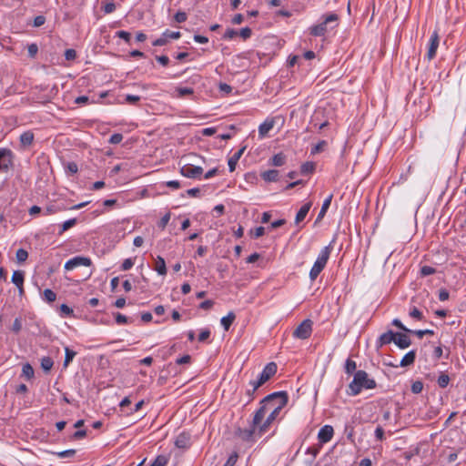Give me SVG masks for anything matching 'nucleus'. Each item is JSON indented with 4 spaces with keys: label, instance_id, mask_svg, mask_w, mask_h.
Here are the masks:
<instances>
[{
    "label": "nucleus",
    "instance_id": "1",
    "mask_svg": "<svg viewBox=\"0 0 466 466\" xmlns=\"http://www.w3.org/2000/svg\"><path fill=\"white\" fill-rule=\"evenodd\" d=\"M409 335V333L404 331L394 332L392 330H388L379 337L376 346L378 348H381L390 343H394L400 349H406L411 344Z\"/></svg>",
    "mask_w": 466,
    "mask_h": 466
},
{
    "label": "nucleus",
    "instance_id": "2",
    "mask_svg": "<svg viewBox=\"0 0 466 466\" xmlns=\"http://www.w3.org/2000/svg\"><path fill=\"white\" fill-rule=\"evenodd\" d=\"M376 388V381L368 377L365 370H358L355 372L352 381L349 385L348 394L350 396H357L362 389L371 390Z\"/></svg>",
    "mask_w": 466,
    "mask_h": 466
},
{
    "label": "nucleus",
    "instance_id": "3",
    "mask_svg": "<svg viewBox=\"0 0 466 466\" xmlns=\"http://www.w3.org/2000/svg\"><path fill=\"white\" fill-rule=\"evenodd\" d=\"M281 396H278L277 400H279V403L277 406H273V410H271L270 414L265 420V422L259 426V432L263 433L265 432L270 423L276 419V417L279 415L280 410L287 405L288 403V394L286 391H279Z\"/></svg>",
    "mask_w": 466,
    "mask_h": 466
},
{
    "label": "nucleus",
    "instance_id": "4",
    "mask_svg": "<svg viewBox=\"0 0 466 466\" xmlns=\"http://www.w3.org/2000/svg\"><path fill=\"white\" fill-rule=\"evenodd\" d=\"M278 396H281L280 392H273V393L266 396L260 401V407L256 411L253 420H252L254 427H258L260 425L262 420L264 419V417L266 415V412L268 411V406H269L270 402L277 400Z\"/></svg>",
    "mask_w": 466,
    "mask_h": 466
},
{
    "label": "nucleus",
    "instance_id": "5",
    "mask_svg": "<svg viewBox=\"0 0 466 466\" xmlns=\"http://www.w3.org/2000/svg\"><path fill=\"white\" fill-rule=\"evenodd\" d=\"M278 367L275 362L268 363L263 369L262 372L259 374L258 379L256 381H252L251 385L253 386L252 391H248V394L251 395L254 393L260 386H262L265 382H267L272 376H274L277 372Z\"/></svg>",
    "mask_w": 466,
    "mask_h": 466
},
{
    "label": "nucleus",
    "instance_id": "6",
    "mask_svg": "<svg viewBox=\"0 0 466 466\" xmlns=\"http://www.w3.org/2000/svg\"><path fill=\"white\" fill-rule=\"evenodd\" d=\"M339 19L338 15L332 13L324 16V20L319 25H312L309 28V33L313 36H322L328 30V25L332 22H337Z\"/></svg>",
    "mask_w": 466,
    "mask_h": 466
},
{
    "label": "nucleus",
    "instance_id": "7",
    "mask_svg": "<svg viewBox=\"0 0 466 466\" xmlns=\"http://www.w3.org/2000/svg\"><path fill=\"white\" fill-rule=\"evenodd\" d=\"M313 322L309 319H304L293 331V336L297 339H308L312 333Z\"/></svg>",
    "mask_w": 466,
    "mask_h": 466
},
{
    "label": "nucleus",
    "instance_id": "8",
    "mask_svg": "<svg viewBox=\"0 0 466 466\" xmlns=\"http://www.w3.org/2000/svg\"><path fill=\"white\" fill-rule=\"evenodd\" d=\"M91 264H92V261L89 258L77 256V257H74L73 258H71L66 262L65 269L72 270L80 266L89 267V266H91Z\"/></svg>",
    "mask_w": 466,
    "mask_h": 466
},
{
    "label": "nucleus",
    "instance_id": "9",
    "mask_svg": "<svg viewBox=\"0 0 466 466\" xmlns=\"http://www.w3.org/2000/svg\"><path fill=\"white\" fill-rule=\"evenodd\" d=\"M203 173V168L192 164H186L180 168V174L188 178H197Z\"/></svg>",
    "mask_w": 466,
    "mask_h": 466
},
{
    "label": "nucleus",
    "instance_id": "10",
    "mask_svg": "<svg viewBox=\"0 0 466 466\" xmlns=\"http://www.w3.org/2000/svg\"><path fill=\"white\" fill-rule=\"evenodd\" d=\"M439 35L437 31H434L429 39L428 51L426 54V57L428 60H431L435 57L439 46Z\"/></svg>",
    "mask_w": 466,
    "mask_h": 466
},
{
    "label": "nucleus",
    "instance_id": "11",
    "mask_svg": "<svg viewBox=\"0 0 466 466\" xmlns=\"http://www.w3.org/2000/svg\"><path fill=\"white\" fill-rule=\"evenodd\" d=\"M333 434L334 430L332 426L325 425L319 430L318 433V439L321 443H327L332 439Z\"/></svg>",
    "mask_w": 466,
    "mask_h": 466
},
{
    "label": "nucleus",
    "instance_id": "12",
    "mask_svg": "<svg viewBox=\"0 0 466 466\" xmlns=\"http://www.w3.org/2000/svg\"><path fill=\"white\" fill-rule=\"evenodd\" d=\"M14 153L10 150V156L0 158V173H7L14 166Z\"/></svg>",
    "mask_w": 466,
    "mask_h": 466
},
{
    "label": "nucleus",
    "instance_id": "13",
    "mask_svg": "<svg viewBox=\"0 0 466 466\" xmlns=\"http://www.w3.org/2000/svg\"><path fill=\"white\" fill-rule=\"evenodd\" d=\"M330 252H331L330 245L324 247L320 250V252H319V256H318V258H317V259H316V261L314 263L317 264V265H319L320 267H322L324 268L326 264H327V262H328V260H329Z\"/></svg>",
    "mask_w": 466,
    "mask_h": 466
},
{
    "label": "nucleus",
    "instance_id": "14",
    "mask_svg": "<svg viewBox=\"0 0 466 466\" xmlns=\"http://www.w3.org/2000/svg\"><path fill=\"white\" fill-rule=\"evenodd\" d=\"M190 434L187 432H181L177 435L175 445L179 449H187L190 447Z\"/></svg>",
    "mask_w": 466,
    "mask_h": 466
},
{
    "label": "nucleus",
    "instance_id": "15",
    "mask_svg": "<svg viewBox=\"0 0 466 466\" xmlns=\"http://www.w3.org/2000/svg\"><path fill=\"white\" fill-rule=\"evenodd\" d=\"M246 147H243L239 148L234 155L228 159V165L230 172H233L236 169L237 163L238 159L241 157L245 151Z\"/></svg>",
    "mask_w": 466,
    "mask_h": 466
},
{
    "label": "nucleus",
    "instance_id": "16",
    "mask_svg": "<svg viewBox=\"0 0 466 466\" xmlns=\"http://www.w3.org/2000/svg\"><path fill=\"white\" fill-rule=\"evenodd\" d=\"M274 127L273 119H267L263 123H261L258 127V135L261 137H264Z\"/></svg>",
    "mask_w": 466,
    "mask_h": 466
},
{
    "label": "nucleus",
    "instance_id": "17",
    "mask_svg": "<svg viewBox=\"0 0 466 466\" xmlns=\"http://www.w3.org/2000/svg\"><path fill=\"white\" fill-rule=\"evenodd\" d=\"M261 177L266 182H277L279 178V172L276 169L267 170L261 173Z\"/></svg>",
    "mask_w": 466,
    "mask_h": 466
},
{
    "label": "nucleus",
    "instance_id": "18",
    "mask_svg": "<svg viewBox=\"0 0 466 466\" xmlns=\"http://www.w3.org/2000/svg\"><path fill=\"white\" fill-rule=\"evenodd\" d=\"M311 208V202L305 203L298 211L296 218H295V223L299 224L307 216L309 209Z\"/></svg>",
    "mask_w": 466,
    "mask_h": 466
},
{
    "label": "nucleus",
    "instance_id": "19",
    "mask_svg": "<svg viewBox=\"0 0 466 466\" xmlns=\"http://www.w3.org/2000/svg\"><path fill=\"white\" fill-rule=\"evenodd\" d=\"M154 269L157 272L158 275L165 276L167 274L166 262L162 257L157 256L156 258Z\"/></svg>",
    "mask_w": 466,
    "mask_h": 466
},
{
    "label": "nucleus",
    "instance_id": "20",
    "mask_svg": "<svg viewBox=\"0 0 466 466\" xmlns=\"http://www.w3.org/2000/svg\"><path fill=\"white\" fill-rule=\"evenodd\" d=\"M236 319V315L234 312L230 311L228 313V315L224 316L220 319V323L225 330H228L232 323L234 322Z\"/></svg>",
    "mask_w": 466,
    "mask_h": 466
},
{
    "label": "nucleus",
    "instance_id": "21",
    "mask_svg": "<svg viewBox=\"0 0 466 466\" xmlns=\"http://www.w3.org/2000/svg\"><path fill=\"white\" fill-rule=\"evenodd\" d=\"M35 371L30 363H25L22 367V374L21 377H25L27 380H30L34 378Z\"/></svg>",
    "mask_w": 466,
    "mask_h": 466
},
{
    "label": "nucleus",
    "instance_id": "22",
    "mask_svg": "<svg viewBox=\"0 0 466 466\" xmlns=\"http://www.w3.org/2000/svg\"><path fill=\"white\" fill-rule=\"evenodd\" d=\"M287 157L283 153L274 155L270 159V164L275 167H281L286 163Z\"/></svg>",
    "mask_w": 466,
    "mask_h": 466
},
{
    "label": "nucleus",
    "instance_id": "23",
    "mask_svg": "<svg viewBox=\"0 0 466 466\" xmlns=\"http://www.w3.org/2000/svg\"><path fill=\"white\" fill-rule=\"evenodd\" d=\"M34 141V134L31 131H25L20 136V142L24 147L30 146Z\"/></svg>",
    "mask_w": 466,
    "mask_h": 466
},
{
    "label": "nucleus",
    "instance_id": "24",
    "mask_svg": "<svg viewBox=\"0 0 466 466\" xmlns=\"http://www.w3.org/2000/svg\"><path fill=\"white\" fill-rule=\"evenodd\" d=\"M415 360V351H408V353L400 360L399 365L407 367L412 364Z\"/></svg>",
    "mask_w": 466,
    "mask_h": 466
},
{
    "label": "nucleus",
    "instance_id": "25",
    "mask_svg": "<svg viewBox=\"0 0 466 466\" xmlns=\"http://www.w3.org/2000/svg\"><path fill=\"white\" fill-rule=\"evenodd\" d=\"M331 199H332V195H329L322 203V206H321V208H320V211L318 215V218H317V221L320 220L323 218V217L325 216L328 208H329L330 206V203H331Z\"/></svg>",
    "mask_w": 466,
    "mask_h": 466
},
{
    "label": "nucleus",
    "instance_id": "26",
    "mask_svg": "<svg viewBox=\"0 0 466 466\" xmlns=\"http://www.w3.org/2000/svg\"><path fill=\"white\" fill-rule=\"evenodd\" d=\"M25 274L21 270H16L12 275V282L16 286H23Z\"/></svg>",
    "mask_w": 466,
    "mask_h": 466
},
{
    "label": "nucleus",
    "instance_id": "27",
    "mask_svg": "<svg viewBox=\"0 0 466 466\" xmlns=\"http://www.w3.org/2000/svg\"><path fill=\"white\" fill-rule=\"evenodd\" d=\"M409 316L412 319L422 321L424 320L423 313L416 307H411L409 311Z\"/></svg>",
    "mask_w": 466,
    "mask_h": 466
},
{
    "label": "nucleus",
    "instance_id": "28",
    "mask_svg": "<svg viewBox=\"0 0 466 466\" xmlns=\"http://www.w3.org/2000/svg\"><path fill=\"white\" fill-rule=\"evenodd\" d=\"M256 428L257 427H254L253 423H252L249 429L240 430V434H239L240 437L244 441H249L253 437Z\"/></svg>",
    "mask_w": 466,
    "mask_h": 466
},
{
    "label": "nucleus",
    "instance_id": "29",
    "mask_svg": "<svg viewBox=\"0 0 466 466\" xmlns=\"http://www.w3.org/2000/svg\"><path fill=\"white\" fill-rule=\"evenodd\" d=\"M54 365V361L50 357L41 359V368L45 372H49Z\"/></svg>",
    "mask_w": 466,
    "mask_h": 466
},
{
    "label": "nucleus",
    "instance_id": "30",
    "mask_svg": "<svg viewBox=\"0 0 466 466\" xmlns=\"http://www.w3.org/2000/svg\"><path fill=\"white\" fill-rule=\"evenodd\" d=\"M315 170V164L313 162H305L300 167V173L308 175L313 173Z\"/></svg>",
    "mask_w": 466,
    "mask_h": 466
},
{
    "label": "nucleus",
    "instance_id": "31",
    "mask_svg": "<svg viewBox=\"0 0 466 466\" xmlns=\"http://www.w3.org/2000/svg\"><path fill=\"white\" fill-rule=\"evenodd\" d=\"M168 463V458L166 455H158L156 457L150 466H167Z\"/></svg>",
    "mask_w": 466,
    "mask_h": 466
},
{
    "label": "nucleus",
    "instance_id": "32",
    "mask_svg": "<svg viewBox=\"0 0 466 466\" xmlns=\"http://www.w3.org/2000/svg\"><path fill=\"white\" fill-rule=\"evenodd\" d=\"M323 270V268L320 267L319 265H317V264H313L310 271H309V279L311 281H314L318 276L319 275V273Z\"/></svg>",
    "mask_w": 466,
    "mask_h": 466
},
{
    "label": "nucleus",
    "instance_id": "33",
    "mask_svg": "<svg viewBox=\"0 0 466 466\" xmlns=\"http://www.w3.org/2000/svg\"><path fill=\"white\" fill-rule=\"evenodd\" d=\"M76 224V218H70L66 221H65L62 226L61 229L59 230L58 234L61 235L63 232L68 230L69 228H73Z\"/></svg>",
    "mask_w": 466,
    "mask_h": 466
},
{
    "label": "nucleus",
    "instance_id": "34",
    "mask_svg": "<svg viewBox=\"0 0 466 466\" xmlns=\"http://www.w3.org/2000/svg\"><path fill=\"white\" fill-rule=\"evenodd\" d=\"M43 298L48 303L54 302L56 299V294L53 290L46 289L43 292Z\"/></svg>",
    "mask_w": 466,
    "mask_h": 466
},
{
    "label": "nucleus",
    "instance_id": "35",
    "mask_svg": "<svg viewBox=\"0 0 466 466\" xmlns=\"http://www.w3.org/2000/svg\"><path fill=\"white\" fill-rule=\"evenodd\" d=\"M191 357L189 355H184L176 360L175 365L173 366L171 363L168 365L169 368L175 369L177 365H183L190 363Z\"/></svg>",
    "mask_w": 466,
    "mask_h": 466
},
{
    "label": "nucleus",
    "instance_id": "36",
    "mask_svg": "<svg viewBox=\"0 0 466 466\" xmlns=\"http://www.w3.org/2000/svg\"><path fill=\"white\" fill-rule=\"evenodd\" d=\"M76 450L70 449L63 451L53 452V454L56 455L60 459H66L73 457L76 454Z\"/></svg>",
    "mask_w": 466,
    "mask_h": 466
},
{
    "label": "nucleus",
    "instance_id": "37",
    "mask_svg": "<svg viewBox=\"0 0 466 466\" xmlns=\"http://www.w3.org/2000/svg\"><path fill=\"white\" fill-rule=\"evenodd\" d=\"M357 365L354 360L348 359L345 363V372L347 374H352L356 370Z\"/></svg>",
    "mask_w": 466,
    "mask_h": 466
},
{
    "label": "nucleus",
    "instance_id": "38",
    "mask_svg": "<svg viewBox=\"0 0 466 466\" xmlns=\"http://www.w3.org/2000/svg\"><path fill=\"white\" fill-rule=\"evenodd\" d=\"M437 382L441 388H446L450 382V377L447 374L441 373L439 376Z\"/></svg>",
    "mask_w": 466,
    "mask_h": 466
},
{
    "label": "nucleus",
    "instance_id": "39",
    "mask_svg": "<svg viewBox=\"0 0 466 466\" xmlns=\"http://www.w3.org/2000/svg\"><path fill=\"white\" fill-rule=\"evenodd\" d=\"M436 272V269L431 266H422L420 268V275L422 277H427V276H430V275H432Z\"/></svg>",
    "mask_w": 466,
    "mask_h": 466
},
{
    "label": "nucleus",
    "instance_id": "40",
    "mask_svg": "<svg viewBox=\"0 0 466 466\" xmlns=\"http://www.w3.org/2000/svg\"><path fill=\"white\" fill-rule=\"evenodd\" d=\"M27 257H28V253L25 249L19 248L16 251V259L18 262H24L25 260H26Z\"/></svg>",
    "mask_w": 466,
    "mask_h": 466
},
{
    "label": "nucleus",
    "instance_id": "41",
    "mask_svg": "<svg viewBox=\"0 0 466 466\" xmlns=\"http://www.w3.org/2000/svg\"><path fill=\"white\" fill-rule=\"evenodd\" d=\"M423 390V383L420 380L414 381L411 385V391L414 394H419Z\"/></svg>",
    "mask_w": 466,
    "mask_h": 466
},
{
    "label": "nucleus",
    "instance_id": "42",
    "mask_svg": "<svg viewBox=\"0 0 466 466\" xmlns=\"http://www.w3.org/2000/svg\"><path fill=\"white\" fill-rule=\"evenodd\" d=\"M177 92L178 94V96L182 97L187 95H192L194 93V90L191 87H177Z\"/></svg>",
    "mask_w": 466,
    "mask_h": 466
},
{
    "label": "nucleus",
    "instance_id": "43",
    "mask_svg": "<svg viewBox=\"0 0 466 466\" xmlns=\"http://www.w3.org/2000/svg\"><path fill=\"white\" fill-rule=\"evenodd\" d=\"M77 351H66L65 360H64V367L66 368L69 363L73 360L75 356L76 355Z\"/></svg>",
    "mask_w": 466,
    "mask_h": 466
},
{
    "label": "nucleus",
    "instance_id": "44",
    "mask_svg": "<svg viewBox=\"0 0 466 466\" xmlns=\"http://www.w3.org/2000/svg\"><path fill=\"white\" fill-rule=\"evenodd\" d=\"M210 337V330L208 329H201L198 334V340L200 342L206 341Z\"/></svg>",
    "mask_w": 466,
    "mask_h": 466
},
{
    "label": "nucleus",
    "instance_id": "45",
    "mask_svg": "<svg viewBox=\"0 0 466 466\" xmlns=\"http://www.w3.org/2000/svg\"><path fill=\"white\" fill-rule=\"evenodd\" d=\"M238 35L244 40H247V39H248L251 36L252 31H251V29L249 27H243L238 32Z\"/></svg>",
    "mask_w": 466,
    "mask_h": 466
},
{
    "label": "nucleus",
    "instance_id": "46",
    "mask_svg": "<svg viewBox=\"0 0 466 466\" xmlns=\"http://www.w3.org/2000/svg\"><path fill=\"white\" fill-rule=\"evenodd\" d=\"M169 220H170V213L167 212L161 218L160 221L158 222V224H157L158 228H160L161 229H164L167 227Z\"/></svg>",
    "mask_w": 466,
    "mask_h": 466
},
{
    "label": "nucleus",
    "instance_id": "47",
    "mask_svg": "<svg viewBox=\"0 0 466 466\" xmlns=\"http://www.w3.org/2000/svg\"><path fill=\"white\" fill-rule=\"evenodd\" d=\"M174 19L177 23H184L187 19V15L185 12L178 11L175 14Z\"/></svg>",
    "mask_w": 466,
    "mask_h": 466
},
{
    "label": "nucleus",
    "instance_id": "48",
    "mask_svg": "<svg viewBox=\"0 0 466 466\" xmlns=\"http://www.w3.org/2000/svg\"><path fill=\"white\" fill-rule=\"evenodd\" d=\"M134 264H135V261L133 258H126L121 265V269L124 271L128 270L134 266Z\"/></svg>",
    "mask_w": 466,
    "mask_h": 466
},
{
    "label": "nucleus",
    "instance_id": "49",
    "mask_svg": "<svg viewBox=\"0 0 466 466\" xmlns=\"http://www.w3.org/2000/svg\"><path fill=\"white\" fill-rule=\"evenodd\" d=\"M140 101V96L136 95H127L125 96V102L127 104L135 105Z\"/></svg>",
    "mask_w": 466,
    "mask_h": 466
},
{
    "label": "nucleus",
    "instance_id": "50",
    "mask_svg": "<svg viewBox=\"0 0 466 466\" xmlns=\"http://www.w3.org/2000/svg\"><path fill=\"white\" fill-rule=\"evenodd\" d=\"M116 36L123 39L124 41H126L127 43H129L130 42V39H131V35L130 33L127 32V31H117L116 33Z\"/></svg>",
    "mask_w": 466,
    "mask_h": 466
},
{
    "label": "nucleus",
    "instance_id": "51",
    "mask_svg": "<svg viewBox=\"0 0 466 466\" xmlns=\"http://www.w3.org/2000/svg\"><path fill=\"white\" fill-rule=\"evenodd\" d=\"M28 49V56L31 57V58H35L37 52H38V46L35 43H32L28 46L27 47Z\"/></svg>",
    "mask_w": 466,
    "mask_h": 466
},
{
    "label": "nucleus",
    "instance_id": "52",
    "mask_svg": "<svg viewBox=\"0 0 466 466\" xmlns=\"http://www.w3.org/2000/svg\"><path fill=\"white\" fill-rule=\"evenodd\" d=\"M122 140H123V135L120 133H115L110 137L109 143L116 145V144H119Z\"/></svg>",
    "mask_w": 466,
    "mask_h": 466
},
{
    "label": "nucleus",
    "instance_id": "53",
    "mask_svg": "<svg viewBox=\"0 0 466 466\" xmlns=\"http://www.w3.org/2000/svg\"><path fill=\"white\" fill-rule=\"evenodd\" d=\"M163 35H165V37L167 38V40L168 38H171V39H177V38H179V37H180V35H180V32H178V31L174 32V31H169V30H166V31L163 33Z\"/></svg>",
    "mask_w": 466,
    "mask_h": 466
},
{
    "label": "nucleus",
    "instance_id": "54",
    "mask_svg": "<svg viewBox=\"0 0 466 466\" xmlns=\"http://www.w3.org/2000/svg\"><path fill=\"white\" fill-rule=\"evenodd\" d=\"M238 33L233 29V28H228L223 35V38L224 39H228V40H230V39H233L236 35H238Z\"/></svg>",
    "mask_w": 466,
    "mask_h": 466
},
{
    "label": "nucleus",
    "instance_id": "55",
    "mask_svg": "<svg viewBox=\"0 0 466 466\" xmlns=\"http://www.w3.org/2000/svg\"><path fill=\"white\" fill-rule=\"evenodd\" d=\"M392 325L406 333H408V331H410V329H408L406 326H404L403 323L399 319H394L392 320Z\"/></svg>",
    "mask_w": 466,
    "mask_h": 466
},
{
    "label": "nucleus",
    "instance_id": "56",
    "mask_svg": "<svg viewBox=\"0 0 466 466\" xmlns=\"http://www.w3.org/2000/svg\"><path fill=\"white\" fill-rule=\"evenodd\" d=\"M238 461V454L236 452L232 453L224 463L223 466H234Z\"/></svg>",
    "mask_w": 466,
    "mask_h": 466
},
{
    "label": "nucleus",
    "instance_id": "57",
    "mask_svg": "<svg viewBox=\"0 0 466 466\" xmlns=\"http://www.w3.org/2000/svg\"><path fill=\"white\" fill-rule=\"evenodd\" d=\"M65 57L68 61H72L76 57V52L74 49H66L65 52Z\"/></svg>",
    "mask_w": 466,
    "mask_h": 466
},
{
    "label": "nucleus",
    "instance_id": "58",
    "mask_svg": "<svg viewBox=\"0 0 466 466\" xmlns=\"http://www.w3.org/2000/svg\"><path fill=\"white\" fill-rule=\"evenodd\" d=\"M167 43V38L165 37V35L162 34V35H161L159 38L156 39V40L152 43V45H153L154 46H165Z\"/></svg>",
    "mask_w": 466,
    "mask_h": 466
},
{
    "label": "nucleus",
    "instance_id": "59",
    "mask_svg": "<svg viewBox=\"0 0 466 466\" xmlns=\"http://www.w3.org/2000/svg\"><path fill=\"white\" fill-rule=\"evenodd\" d=\"M200 189L198 187H193L186 191V195L191 198H197L199 196Z\"/></svg>",
    "mask_w": 466,
    "mask_h": 466
},
{
    "label": "nucleus",
    "instance_id": "60",
    "mask_svg": "<svg viewBox=\"0 0 466 466\" xmlns=\"http://www.w3.org/2000/svg\"><path fill=\"white\" fill-rule=\"evenodd\" d=\"M61 313L65 316H70L73 313V309L68 307L66 304H62L60 306Z\"/></svg>",
    "mask_w": 466,
    "mask_h": 466
},
{
    "label": "nucleus",
    "instance_id": "61",
    "mask_svg": "<svg viewBox=\"0 0 466 466\" xmlns=\"http://www.w3.org/2000/svg\"><path fill=\"white\" fill-rule=\"evenodd\" d=\"M46 22V18L43 15H37L34 19V26L39 27L43 25Z\"/></svg>",
    "mask_w": 466,
    "mask_h": 466
},
{
    "label": "nucleus",
    "instance_id": "62",
    "mask_svg": "<svg viewBox=\"0 0 466 466\" xmlns=\"http://www.w3.org/2000/svg\"><path fill=\"white\" fill-rule=\"evenodd\" d=\"M449 296H450V294H449V291L447 289H440V291H439V299L441 301L447 300L449 299Z\"/></svg>",
    "mask_w": 466,
    "mask_h": 466
},
{
    "label": "nucleus",
    "instance_id": "63",
    "mask_svg": "<svg viewBox=\"0 0 466 466\" xmlns=\"http://www.w3.org/2000/svg\"><path fill=\"white\" fill-rule=\"evenodd\" d=\"M116 322L119 325H123V324H126L127 322V318L121 314V313H116Z\"/></svg>",
    "mask_w": 466,
    "mask_h": 466
},
{
    "label": "nucleus",
    "instance_id": "64",
    "mask_svg": "<svg viewBox=\"0 0 466 466\" xmlns=\"http://www.w3.org/2000/svg\"><path fill=\"white\" fill-rule=\"evenodd\" d=\"M375 436L378 441H382L384 439V430L381 426H378L375 430Z\"/></svg>",
    "mask_w": 466,
    "mask_h": 466
}]
</instances>
